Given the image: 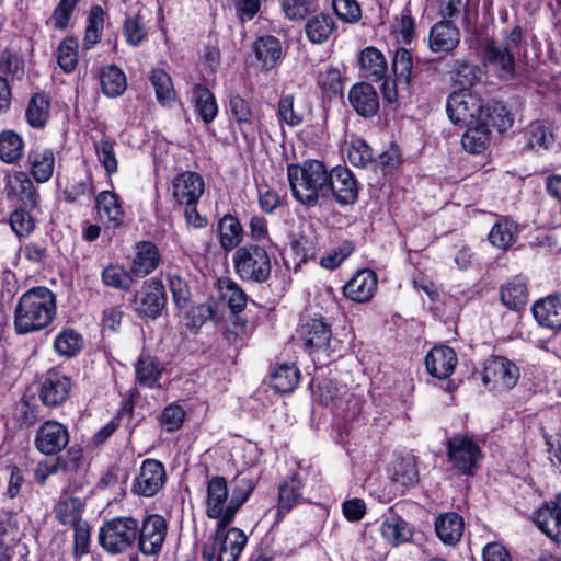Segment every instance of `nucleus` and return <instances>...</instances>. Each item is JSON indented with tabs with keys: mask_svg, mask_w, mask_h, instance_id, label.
<instances>
[{
	"mask_svg": "<svg viewBox=\"0 0 561 561\" xmlns=\"http://www.w3.org/2000/svg\"><path fill=\"white\" fill-rule=\"evenodd\" d=\"M56 313V300L46 287H34L24 293L15 307L14 325L19 334L46 328Z\"/></svg>",
	"mask_w": 561,
	"mask_h": 561,
	"instance_id": "obj_1",
	"label": "nucleus"
},
{
	"mask_svg": "<svg viewBox=\"0 0 561 561\" xmlns=\"http://www.w3.org/2000/svg\"><path fill=\"white\" fill-rule=\"evenodd\" d=\"M287 175L293 196L301 204L314 205L319 197L329 194V172L318 160L291 164L287 168Z\"/></svg>",
	"mask_w": 561,
	"mask_h": 561,
	"instance_id": "obj_2",
	"label": "nucleus"
},
{
	"mask_svg": "<svg viewBox=\"0 0 561 561\" xmlns=\"http://www.w3.org/2000/svg\"><path fill=\"white\" fill-rule=\"evenodd\" d=\"M228 525L217 524V529L209 543L202 549L206 561H238L248 538L239 528H227Z\"/></svg>",
	"mask_w": 561,
	"mask_h": 561,
	"instance_id": "obj_3",
	"label": "nucleus"
},
{
	"mask_svg": "<svg viewBox=\"0 0 561 561\" xmlns=\"http://www.w3.org/2000/svg\"><path fill=\"white\" fill-rule=\"evenodd\" d=\"M137 531L136 518L131 516L114 517L100 528L99 543L108 553H123L136 543Z\"/></svg>",
	"mask_w": 561,
	"mask_h": 561,
	"instance_id": "obj_4",
	"label": "nucleus"
},
{
	"mask_svg": "<svg viewBox=\"0 0 561 561\" xmlns=\"http://www.w3.org/2000/svg\"><path fill=\"white\" fill-rule=\"evenodd\" d=\"M446 111L449 119L461 126H470L488 117L483 99L468 88L455 91L448 96Z\"/></svg>",
	"mask_w": 561,
	"mask_h": 561,
	"instance_id": "obj_5",
	"label": "nucleus"
},
{
	"mask_svg": "<svg viewBox=\"0 0 561 561\" xmlns=\"http://www.w3.org/2000/svg\"><path fill=\"white\" fill-rule=\"evenodd\" d=\"M236 273L247 280L264 282L271 273V260L265 249L244 245L233 254Z\"/></svg>",
	"mask_w": 561,
	"mask_h": 561,
	"instance_id": "obj_6",
	"label": "nucleus"
},
{
	"mask_svg": "<svg viewBox=\"0 0 561 561\" xmlns=\"http://www.w3.org/2000/svg\"><path fill=\"white\" fill-rule=\"evenodd\" d=\"M137 547L144 556H158L165 541L168 523L159 514L146 516L141 524L137 520Z\"/></svg>",
	"mask_w": 561,
	"mask_h": 561,
	"instance_id": "obj_7",
	"label": "nucleus"
},
{
	"mask_svg": "<svg viewBox=\"0 0 561 561\" xmlns=\"http://www.w3.org/2000/svg\"><path fill=\"white\" fill-rule=\"evenodd\" d=\"M448 459L463 474H473L482 459L479 444L466 435H456L448 440Z\"/></svg>",
	"mask_w": 561,
	"mask_h": 561,
	"instance_id": "obj_8",
	"label": "nucleus"
},
{
	"mask_svg": "<svg viewBox=\"0 0 561 561\" xmlns=\"http://www.w3.org/2000/svg\"><path fill=\"white\" fill-rule=\"evenodd\" d=\"M519 376L515 363L502 356H493L485 363L482 380L493 390L506 391L516 386Z\"/></svg>",
	"mask_w": 561,
	"mask_h": 561,
	"instance_id": "obj_9",
	"label": "nucleus"
},
{
	"mask_svg": "<svg viewBox=\"0 0 561 561\" xmlns=\"http://www.w3.org/2000/svg\"><path fill=\"white\" fill-rule=\"evenodd\" d=\"M135 310L150 319H157L165 307L167 294L159 278H150L144 283L141 290L134 297Z\"/></svg>",
	"mask_w": 561,
	"mask_h": 561,
	"instance_id": "obj_10",
	"label": "nucleus"
},
{
	"mask_svg": "<svg viewBox=\"0 0 561 561\" xmlns=\"http://www.w3.org/2000/svg\"><path fill=\"white\" fill-rule=\"evenodd\" d=\"M165 481L164 465L157 459H146L133 482L131 492L139 496L151 497L163 488Z\"/></svg>",
	"mask_w": 561,
	"mask_h": 561,
	"instance_id": "obj_11",
	"label": "nucleus"
},
{
	"mask_svg": "<svg viewBox=\"0 0 561 561\" xmlns=\"http://www.w3.org/2000/svg\"><path fill=\"white\" fill-rule=\"evenodd\" d=\"M229 499L226 479L220 476L213 477L207 484L206 515L218 519V524L229 525L234 518V515L228 514Z\"/></svg>",
	"mask_w": 561,
	"mask_h": 561,
	"instance_id": "obj_12",
	"label": "nucleus"
},
{
	"mask_svg": "<svg viewBox=\"0 0 561 561\" xmlns=\"http://www.w3.org/2000/svg\"><path fill=\"white\" fill-rule=\"evenodd\" d=\"M204 191V179L196 172H183L172 182V196L180 206L197 204Z\"/></svg>",
	"mask_w": 561,
	"mask_h": 561,
	"instance_id": "obj_13",
	"label": "nucleus"
},
{
	"mask_svg": "<svg viewBox=\"0 0 561 561\" xmlns=\"http://www.w3.org/2000/svg\"><path fill=\"white\" fill-rule=\"evenodd\" d=\"M69 443L66 426L56 421H46L35 435V446L44 455H56Z\"/></svg>",
	"mask_w": 561,
	"mask_h": 561,
	"instance_id": "obj_14",
	"label": "nucleus"
},
{
	"mask_svg": "<svg viewBox=\"0 0 561 561\" xmlns=\"http://www.w3.org/2000/svg\"><path fill=\"white\" fill-rule=\"evenodd\" d=\"M378 288L376 273L369 268L357 271L343 286V295L357 304H365L371 300Z\"/></svg>",
	"mask_w": 561,
	"mask_h": 561,
	"instance_id": "obj_15",
	"label": "nucleus"
},
{
	"mask_svg": "<svg viewBox=\"0 0 561 561\" xmlns=\"http://www.w3.org/2000/svg\"><path fill=\"white\" fill-rule=\"evenodd\" d=\"M71 390V380L68 376L49 370L42 383L39 398L47 407H57L62 404L69 397Z\"/></svg>",
	"mask_w": 561,
	"mask_h": 561,
	"instance_id": "obj_16",
	"label": "nucleus"
},
{
	"mask_svg": "<svg viewBox=\"0 0 561 561\" xmlns=\"http://www.w3.org/2000/svg\"><path fill=\"white\" fill-rule=\"evenodd\" d=\"M329 193L331 192L336 201L347 205L355 202L357 197L356 181L352 172L342 167L332 169L329 173Z\"/></svg>",
	"mask_w": 561,
	"mask_h": 561,
	"instance_id": "obj_17",
	"label": "nucleus"
},
{
	"mask_svg": "<svg viewBox=\"0 0 561 561\" xmlns=\"http://www.w3.org/2000/svg\"><path fill=\"white\" fill-rule=\"evenodd\" d=\"M457 365V356L453 348L446 345L433 347L425 358L427 371L438 378L449 377Z\"/></svg>",
	"mask_w": 561,
	"mask_h": 561,
	"instance_id": "obj_18",
	"label": "nucleus"
},
{
	"mask_svg": "<svg viewBox=\"0 0 561 561\" xmlns=\"http://www.w3.org/2000/svg\"><path fill=\"white\" fill-rule=\"evenodd\" d=\"M348 101L356 113L371 117L379 110V96L369 83H357L348 91Z\"/></svg>",
	"mask_w": 561,
	"mask_h": 561,
	"instance_id": "obj_19",
	"label": "nucleus"
},
{
	"mask_svg": "<svg viewBox=\"0 0 561 561\" xmlns=\"http://www.w3.org/2000/svg\"><path fill=\"white\" fill-rule=\"evenodd\" d=\"M428 41L434 53H449L459 45L460 32L451 22L442 21L431 28Z\"/></svg>",
	"mask_w": 561,
	"mask_h": 561,
	"instance_id": "obj_20",
	"label": "nucleus"
},
{
	"mask_svg": "<svg viewBox=\"0 0 561 561\" xmlns=\"http://www.w3.org/2000/svg\"><path fill=\"white\" fill-rule=\"evenodd\" d=\"M160 263V254L157 245L150 241L136 244L135 256L130 273L136 277H145L154 271Z\"/></svg>",
	"mask_w": 561,
	"mask_h": 561,
	"instance_id": "obj_21",
	"label": "nucleus"
},
{
	"mask_svg": "<svg viewBox=\"0 0 561 561\" xmlns=\"http://www.w3.org/2000/svg\"><path fill=\"white\" fill-rule=\"evenodd\" d=\"M533 314L540 325L561 329V295H550L536 301Z\"/></svg>",
	"mask_w": 561,
	"mask_h": 561,
	"instance_id": "obj_22",
	"label": "nucleus"
},
{
	"mask_svg": "<svg viewBox=\"0 0 561 561\" xmlns=\"http://www.w3.org/2000/svg\"><path fill=\"white\" fill-rule=\"evenodd\" d=\"M305 348L309 353L325 351L332 337L331 330L322 320L312 319L301 328Z\"/></svg>",
	"mask_w": 561,
	"mask_h": 561,
	"instance_id": "obj_23",
	"label": "nucleus"
},
{
	"mask_svg": "<svg viewBox=\"0 0 561 561\" xmlns=\"http://www.w3.org/2000/svg\"><path fill=\"white\" fill-rule=\"evenodd\" d=\"M30 170L38 183L47 182L54 173L55 154L48 148L37 147L28 153Z\"/></svg>",
	"mask_w": 561,
	"mask_h": 561,
	"instance_id": "obj_24",
	"label": "nucleus"
},
{
	"mask_svg": "<svg viewBox=\"0 0 561 561\" xmlns=\"http://www.w3.org/2000/svg\"><path fill=\"white\" fill-rule=\"evenodd\" d=\"M491 131L485 121L473 123L467 126L461 137L462 148L471 154L484 152L490 144Z\"/></svg>",
	"mask_w": 561,
	"mask_h": 561,
	"instance_id": "obj_25",
	"label": "nucleus"
},
{
	"mask_svg": "<svg viewBox=\"0 0 561 561\" xmlns=\"http://www.w3.org/2000/svg\"><path fill=\"white\" fill-rule=\"evenodd\" d=\"M380 533L385 540L393 546L402 545L412 538V530L408 523L397 514L385 516Z\"/></svg>",
	"mask_w": 561,
	"mask_h": 561,
	"instance_id": "obj_26",
	"label": "nucleus"
},
{
	"mask_svg": "<svg viewBox=\"0 0 561 561\" xmlns=\"http://www.w3.org/2000/svg\"><path fill=\"white\" fill-rule=\"evenodd\" d=\"M20 541V530L12 514L0 516V561H11L13 547Z\"/></svg>",
	"mask_w": 561,
	"mask_h": 561,
	"instance_id": "obj_27",
	"label": "nucleus"
},
{
	"mask_svg": "<svg viewBox=\"0 0 561 561\" xmlns=\"http://www.w3.org/2000/svg\"><path fill=\"white\" fill-rule=\"evenodd\" d=\"M435 530L439 539L446 545L457 543L463 533V519L457 513H446L437 517Z\"/></svg>",
	"mask_w": 561,
	"mask_h": 561,
	"instance_id": "obj_28",
	"label": "nucleus"
},
{
	"mask_svg": "<svg viewBox=\"0 0 561 561\" xmlns=\"http://www.w3.org/2000/svg\"><path fill=\"white\" fill-rule=\"evenodd\" d=\"M518 234V225L506 217H502L493 225L489 232V240L493 247L507 250L517 241Z\"/></svg>",
	"mask_w": 561,
	"mask_h": 561,
	"instance_id": "obj_29",
	"label": "nucleus"
},
{
	"mask_svg": "<svg viewBox=\"0 0 561 561\" xmlns=\"http://www.w3.org/2000/svg\"><path fill=\"white\" fill-rule=\"evenodd\" d=\"M360 71L366 78L381 80L387 73V61L382 53L375 47H366L359 55Z\"/></svg>",
	"mask_w": 561,
	"mask_h": 561,
	"instance_id": "obj_30",
	"label": "nucleus"
},
{
	"mask_svg": "<svg viewBox=\"0 0 561 561\" xmlns=\"http://www.w3.org/2000/svg\"><path fill=\"white\" fill-rule=\"evenodd\" d=\"M538 528L552 540H561V512L553 504L541 506L535 514Z\"/></svg>",
	"mask_w": 561,
	"mask_h": 561,
	"instance_id": "obj_31",
	"label": "nucleus"
},
{
	"mask_svg": "<svg viewBox=\"0 0 561 561\" xmlns=\"http://www.w3.org/2000/svg\"><path fill=\"white\" fill-rule=\"evenodd\" d=\"M193 103L196 113L205 124L211 123L217 116V102L215 95L208 88L202 84H195L193 87Z\"/></svg>",
	"mask_w": 561,
	"mask_h": 561,
	"instance_id": "obj_32",
	"label": "nucleus"
},
{
	"mask_svg": "<svg viewBox=\"0 0 561 561\" xmlns=\"http://www.w3.org/2000/svg\"><path fill=\"white\" fill-rule=\"evenodd\" d=\"M219 241L225 251L237 248L243 238V229L239 220L232 215H225L219 224Z\"/></svg>",
	"mask_w": 561,
	"mask_h": 561,
	"instance_id": "obj_33",
	"label": "nucleus"
},
{
	"mask_svg": "<svg viewBox=\"0 0 561 561\" xmlns=\"http://www.w3.org/2000/svg\"><path fill=\"white\" fill-rule=\"evenodd\" d=\"M137 382L142 387L152 388L160 379L163 367L150 355H141L135 366Z\"/></svg>",
	"mask_w": 561,
	"mask_h": 561,
	"instance_id": "obj_34",
	"label": "nucleus"
},
{
	"mask_svg": "<svg viewBox=\"0 0 561 561\" xmlns=\"http://www.w3.org/2000/svg\"><path fill=\"white\" fill-rule=\"evenodd\" d=\"M96 208L100 217L107 219L113 227H118L123 224L124 211L114 193L110 191L101 192L96 197Z\"/></svg>",
	"mask_w": 561,
	"mask_h": 561,
	"instance_id": "obj_35",
	"label": "nucleus"
},
{
	"mask_svg": "<svg viewBox=\"0 0 561 561\" xmlns=\"http://www.w3.org/2000/svg\"><path fill=\"white\" fill-rule=\"evenodd\" d=\"M256 59L265 69L273 68L280 58L279 42L274 36H263L255 41L253 46Z\"/></svg>",
	"mask_w": 561,
	"mask_h": 561,
	"instance_id": "obj_36",
	"label": "nucleus"
},
{
	"mask_svg": "<svg viewBox=\"0 0 561 561\" xmlns=\"http://www.w3.org/2000/svg\"><path fill=\"white\" fill-rule=\"evenodd\" d=\"M102 92L111 98L121 95L126 89V77L116 66L104 67L100 72Z\"/></svg>",
	"mask_w": 561,
	"mask_h": 561,
	"instance_id": "obj_37",
	"label": "nucleus"
},
{
	"mask_svg": "<svg viewBox=\"0 0 561 561\" xmlns=\"http://www.w3.org/2000/svg\"><path fill=\"white\" fill-rule=\"evenodd\" d=\"M527 287L522 277H516L505 284L501 289V299L503 304L512 309H522L527 302Z\"/></svg>",
	"mask_w": 561,
	"mask_h": 561,
	"instance_id": "obj_38",
	"label": "nucleus"
},
{
	"mask_svg": "<svg viewBox=\"0 0 561 561\" xmlns=\"http://www.w3.org/2000/svg\"><path fill=\"white\" fill-rule=\"evenodd\" d=\"M221 299L225 300L233 313L241 312L247 305V295L238 286V284L230 278H219L217 282Z\"/></svg>",
	"mask_w": 561,
	"mask_h": 561,
	"instance_id": "obj_39",
	"label": "nucleus"
},
{
	"mask_svg": "<svg viewBox=\"0 0 561 561\" xmlns=\"http://www.w3.org/2000/svg\"><path fill=\"white\" fill-rule=\"evenodd\" d=\"M9 190L18 196L23 207L31 209L36 207V190L26 174H15L9 182Z\"/></svg>",
	"mask_w": 561,
	"mask_h": 561,
	"instance_id": "obj_40",
	"label": "nucleus"
},
{
	"mask_svg": "<svg viewBox=\"0 0 561 561\" xmlns=\"http://www.w3.org/2000/svg\"><path fill=\"white\" fill-rule=\"evenodd\" d=\"M334 25V21L330 15H314L305 25L307 37L313 44H321L330 37Z\"/></svg>",
	"mask_w": 561,
	"mask_h": 561,
	"instance_id": "obj_41",
	"label": "nucleus"
},
{
	"mask_svg": "<svg viewBox=\"0 0 561 561\" xmlns=\"http://www.w3.org/2000/svg\"><path fill=\"white\" fill-rule=\"evenodd\" d=\"M83 504L78 497H66L58 502L56 506V518L64 525L77 526L83 524L81 514Z\"/></svg>",
	"mask_w": 561,
	"mask_h": 561,
	"instance_id": "obj_42",
	"label": "nucleus"
},
{
	"mask_svg": "<svg viewBox=\"0 0 561 561\" xmlns=\"http://www.w3.org/2000/svg\"><path fill=\"white\" fill-rule=\"evenodd\" d=\"M26 121L33 128H43L49 117V101L43 93H36L28 102Z\"/></svg>",
	"mask_w": 561,
	"mask_h": 561,
	"instance_id": "obj_43",
	"label": "nucleus"
},
{
	"mask_svg": "<svg viewBox=\"0 0 561 561\" xmlns=\"http://www.w3.org/2000/svg\"><path fill=\"white\" fill-rule=\"evenodd\" d=\"M486 61L499 68L501 76H511L514 71V57L506 45H496L494 43L486 47Z\"/></svg>",
	"mask_w": 561,
	"mask_h": 561,
	"instance_id": "obj_44",
	"label": "nucleus"
},
{
	"mask_svg": "<svg viewBox=\"0 0 561 561\" xmlns=\"http://www.w3.org/2000/svg\"><path fill=\"white\" fill-rule=\"evenodd\" d=\"M391 481L401 486L410 488L419 481V472L413 458L397 460L392 468Z\"/></svg>",
	"mask_w": 561,
	"mask_h": 561,
	"instance_id": "obj_45",
	"label": "nucleus"
},
{
	"mask_svg": "<svg viewBox=\"0 0 561 561\" xmlns=\"http://www.w3.org/2000/svg\"><path fill=\"white\" fill-rule=\"evenodd\" d=\"M24 142L20 135L13 130L0 133V159L13 163L22 157Z\"/></svg>",
	"mask_w": 561,
	"mask_h": 561,
	"instance_id": "obj_46",
	"label": "nucleus"
},
{
	"mask_svg": "<svg viewBox=\"0 0 561 561\" xmlns=\"http://www.w3.org/2000/svg\"><path fill=\"white\" fill-rule=\"evenodd\" d=\"M82 337L72 329H65L59 332L54 341L55 351L64 357H73L81 350Z\"/></svg>",
	"mask_w": 561,
	"mask_h": 561,
	"instance_id": "obj_47",
	"label": "nucleus"
},
{
	"mask_svg": "<svg viewBox=\"0 0 561 561\" xmlns=\"http://www.w3.org/2000/svg\"><path fill=\"white\" fill-rule=\"evenodd\" d=\"M150 82L156 91L157 100L161 104H168L175 99V91L171 77L162 69H153L150 73Z\"/></svg>",
	"mask_w": 561,
	"mask_h": 561,
	"instance_id": "obj_48",
	"label": "nucleus"
},
{
	"mask_svg": "<svg viewBox=\"0 0 561 561\" xmlns=\"http://www.w3.org/2000/svg\"><path fill=\"white\" fill-rule=\"evenodd\" d=\"M102 282L105 286L128 291L133 285V274L123 266L110 265L102 272Z\"/></svg>",
	"mask_w": 561,
	"mask_h": 561,
	"instance_id": "obj_49",
	"label": "nucleus"
},
{
	"mask_svg": "<svg viewBox=\"0 0 561 561\" xmlns=\"http://www.w3.org/2000/svg\"><path fill=\"white\" fill-rule=\"evenodd\" d=\"M233 490L228 503L229 516L237 514L240 507L245 503L249 495L254 489V484L251 479L245 477H237L233 480Z\"/></svg>",
	"mask_w": 561,
	"mask_h": 561,
	"instance_id": "obj_50",
	"label": "nucleus"
},
{
	"mask_svg": "<svg viewBox=\"0 0 561 561\" xmlns=\"http://www.w3.org/2000/svg\"><path fill=\"white\" fill-rule=\"evenodd\" d=\"M527 144L537 150H548L553 142V135L541 122L529 124L526 129Z\"/></svg>",
	"mask_w": 561,
	"mask_h": 561,
	"instance_id": "obj_51",
	"label": "nucleus"
},
{
	"mask_svg": "<svg viewBox=\"0 0 561 561\" xmlns=\"http://www.w3.org/2000/svg\"><path fill=\"white\" fill-rule=\"evenodd\" d=\"M0 76L9 81L21 80L24 76L23 59L10 49L3 50L0 55Z\"/></svg>",
	"mask_w": 561,
	"mask_h": 561,
	"instance_id": "obj_52",
	"label": "nucleus"
},
{
	"mask_svg": "<svg viewBox=\"0 0 561 561\" xmlns=\"http://www.w3.org/2000/svg\"><path fill=\"white\" fill-rule=\"evenodd\" d=\"M114 146L115 141L107 136H103L99 141H94V150L98 159L108 174L115 173L118 169Z\"/></svg>",
	"mask_w": 561,
	"mask_h": 561,
	"instance_id": "obj_53",
	"label": "nucleus"
},
{
	"mask_svg": "<svg viewBox=\"0 0 561 561\" xmlns=\"http://www.w3.org/2000/svg\"><path fill=\"white\" fill-rule=\"evenodd\" d=\"M57 62L65 72L75 70L78 64V43L75 38L68 37L59 44Z\"/></svg>",
	"mask_w": 561,
	"mask_h": 561,
	"instance_id": "obj_54",
	"label": "nucleus"
},
{
	"mask_svg": "<svg viewBox=\"0 0 561 561\" xmlns=\"http://www.w3.org/2000/svg\"><path fill=\"white\" fill-rule=\"evenodd\" d=\"M123 35L131 46H138L146 38L147 30L139 13L125 19Z\"/></svg>",
	"mask_w": 561,
	"mask_h": 561,
	"instance_id": "obj_55",
	"label": "nucleus"
},
{
	"mask_svg": "<svg viewBox=\"0 0 561 561\" xmlns=\"http://www.w3.org/2000/svg\"><path fill=\"white\" fill-rule=\"evenodd\" d=\"M348 160L357 168H365L373 161V152L369 146L360 138H353L350 142Z\"/></svg>",
	"mask_w": 561,
	"mask_h": 561,
	"instance_id": "obj_56",
	"label": "nucleus"
},
{
	"mask_svg": "<svg viewBox=\"0 0 561 561\" xmlns=\"http://www.w3.org/2000/svg\"><path fill=\"white\" fill-rule=\"evenodd\" d=\"M318 83L329 96L337 95L343 90L342 75L339 69L328 67L319 73Z\"/></svg>",
	"mask_w": 561,
	"mask_h": 561,
	"instance_id": "obj_57",
	"label": "nucleus"
},
{
	"mask_svg": "<svg viewBox=\"0 0 561 561\" xmlns=\"http://www.w3.org/2000/svg\"><path fill=\"white\" fill-rule=\"evenodd\" d=\"M334 13L346 23H356L362 18V10L356 0H333Z\"/></svg>",
	"mask_w": 561,
	"mask_h": 561,
	"instance_id": "obj_58",
	"label": "nucleus"
},
{
	"mask_svg": "<svg viewBox=\"0 0 561 561\" xmlns=\"http://www.w3.org/2000/svg\"><path fill=\"white\" fill-rule=\"evenodd\" d=\"M10 226L19 237L28 236L35 227L34 220L25 207L18 208L11 214Z\"/></svg>",
	"mask_w": 561,
	"mask_h": 561,
	"instance_id": "obj_59",
	"label": "nucleus"
},
{
	"mask_svg": "<svg viewBox=\"0 0 561 561\" xmlns=\"http://www.w3.org/2000/svg\"><path fill=\"white\" fill-rule=\"evenodd\" d=\"M301 500V478L300 473H294L289 481L283 484V511L291 510L295 504Z\"/></svg>",
	"mask_w": 561,
	"mask_h": 561,
	"instance_id": "obj_60",
	"label": "nucleus"
},
{
	"mask_svg": "<svg viewBox=\"0 0 561 561\" xmlns=\"http://www.w3.org/2000/svg\"><path fill=\"white\" fill-rule=\"evenodd\" d=\"M185 412L178 404H169L160 415V424L167 432L178 431L184 421Z\"/></svg>",
	"mask_w": 561,
	"mask_h": 561,
	"instance_id": "obj_61",
	"label": "nucleus"
},
{
	"mask_svg": "<svg viewBox=\"0 0 561 561\" xmlns=\"http://www.w3.org/2000/svg\"><path fill=\"white\" fill-rule=\"evenodd\" d=\"M453 79L462 89H469L479 80V68L474 65L457 61Z\"/></svg>",
	"mask_w": 561,
	"mask_h": 561,
	"instance_id": "obj_62",
	"label": "nucleus"
},
{
	"mask_svg": "<svg viewBox=\"0 0 561 561\" xmlns=\"http://www.w3.org/2000/svg\"><path fill=\"white\" fill-rule=\"evenodd\" d=\"M290 253L294 256V268L297 270L301 263L306 262L308 257L312 255V242L305 236H299L290 242Z\"/></svg>",
	"mask_w": 561,
	"mask_h": 561,
	"instance_id": "obj_63",
	"label": "nucleus"
},
{
	"mask_svg": "<svg viewBox=\"0 0 561 561\" xmlns=\"http://www.w3.org/2000/svg\"><path fill=\"white\" fill-rule=\"evenodd\" d=\"M230 112L239 125H247L251 123L252 119V111L248 104V102L238 94H232L230 96Z\"/></svg>",
	"mask_w": 561,
	"mask_h": 561,
	"instance_id": "obj_64",
	"label": "nucleus"
}]
</instances>
